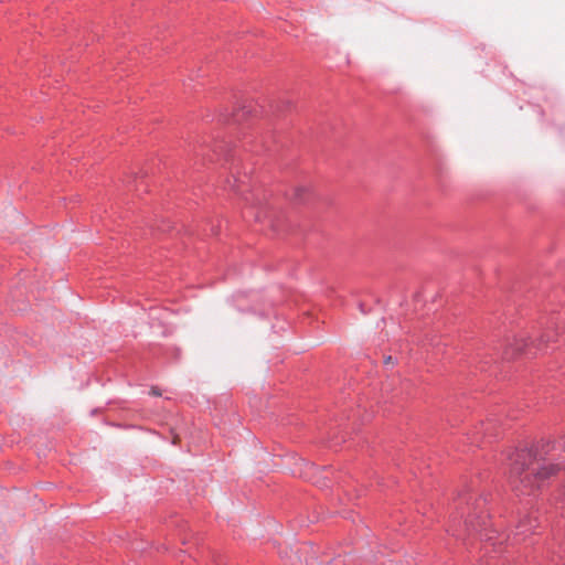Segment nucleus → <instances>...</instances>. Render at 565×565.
Instances as JSON below:
<instances>
[{
	"mask_svg": "<svg viewBox=\"0 0 565 565\" xmlns=\"http://www.w3.org/2000/svg\"><path fill=\"white\" fill-rule=\"evenodd\" d=\"M509 482L520 493H530L544 480L555 476L556 465L537 459L532 450L514 451L509 456Z\"/></svg>",
	"mask_w": 565,
	"mask_h": 565,
	"instance_id": "f257e3e1",
	"label": "nucleus"
},
{
	"mask_svg": "<svg viewBox=\"0 0 565 565\" xmlns=\"http://www.w3.org/2000/svg\"><path fill=\"white\" fill-rule=\"evenodd\" d=\"M554 451H557V454H552L548 459H542V461L556 465L555 473L559 470L565 471V440L559 445L558 449L554 448Z\"/></svg>",
	"mask_w": 565,
	"mask_h": 565,
	"instance_id": "f03ea898",
	"label": "nucleus"
},
{
	"mask_svg": "<svg viewBox=\"0 0 565 565\" xmlns=\"http://www.w3.org/2000/svg\"><path fill=\"white\" fill-rule=\"evenodd\" d=\"M151 394L154 395V396H159L160 395V392L157 391L156 388H152L151 390Z\"/></svg>",
	"mask_w": 565,
	"mask_h": 565,
	"instance_id": "39448f33",
	"label": "nucleus"
},
{
	"mask_svg": "<svg viewBox=\"0 0 565 565\" xmlns=\"http://www.w3.org/2000/svg\"><path fill=\"white\" fill-rule=\"evenodd\" d=\"M308 191V189L306 186H297L295 189V199L297 200H302L303 199V195L305 193Z\"/></svg>",
	"mask_w": 565,
	"mask_h": 565,
	"instance_id": "7ed1b4c3",
	"label": "nucleus"
},
{
	"mask_svg": "<svg viewBox=\"0 0 565 565\" xmlns=\"http://www.w3.org/2000/svg\"><path fill=\"white\" fill-rule=\"evenodd\" d=\"M172 443L174 445L179 444V436L178 435H173Z\"/></svg>",
	"mask_w": 565,
	"mask_h": 565,
	"instance_id": "20e7f679",
	"label": "nucleus"
},
{
	"mask_svg": "<svg viewBox=\"0 0 565 565\" xmlns=\"http://www.w3.org/2000/svg\"><path fill=\"white\" fill-rule=\"evenodd\" d=\"M391 361V356H388L385 362L388 363Z\"/></svg>",
	"mask_w": 565,
	"mask_h": 565,
	"instance_id": "423d86ee",
	"label": "nucleus"
}]
</instances>
